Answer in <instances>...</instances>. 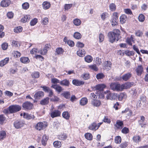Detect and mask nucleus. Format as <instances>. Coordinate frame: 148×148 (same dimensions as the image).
Segmentation results:
<instances>
[{
    "mask_svg": "<svg viewBox=\"0 0 148 148\" xmlns=\"http://www.w3.org/2000/svg\"><path fill=\"white\" fill-rule=\"evenodd\" d=\"M120 31L117 30L114 32H110L108 34L110 42L113 43L115 41H118L120 38Z\"/></svg>",
    "mask_w": 148,
    "mask_h": 148,
    "instance_id": "obj_1",
    "label": "nucleus"
},
{
    "mask_svg": "<svg viewBox=\"0 0 148 148\" xmlns=\"http://www.w3.org/2000/svg\"><path fill=\"white\" fill-rule=\"evenodd\" d=\"M110 88L114 91H122V88L121 85L118 82H112L110 85Z\"/></svg>",
    "mask_w": 148,
    "mask_h": 148,
    "instance_id": "obj_2",
    "label": "nucleus"
},
{
    "mask_svg": "<svg viewBox=\"0 0 148 148\" xmlns=\"http://www.w3.org/2000/svg\"><path fill=\"white\" fill-rule=\"evenodd\" d=\"M10 113H14L20 111L21 109V107L18 105H13L9 107Z\"/></svg>",
    "mask_w": 148,
    "mask_h": 148,
    "instance_id": "obj_3",
    "label": "nucleus"
},
{
    "mask_svg": "<svg viewBox=\"0 0 148 148\" xmlns=\"http://www.w3.org/2000/svg\"><path fill=\"white\" fill-rule=\"evenodd\" d=\"M118 19V13L116 12H114L112 16L111 22L112 26L116 25H117V21Z\"/></svg>",
    "mask_w": 148,
    "mask_h": 148,
    "instance_id": "obj_4",
    "label": "nucleus"
},
{
    "mask_svg": "<svg viewBox=\"0 0 148 148\" xmlns=\"http://www.w3.org/2000/svg\"><path fill=\"white\" fill-rule=\"evenodd\" d=\"M47 123L40 122L37 123L35 128L37 130L40 131L45 128L47 126Z\"/></svg>",
    "mask_w": 148,
    "mask_h": 148,
    "instance_id": "obj_5",
    "label": "nucleus"
},
{
    "mask_svg": "<svg viewBox=\"0 0 148 148\" xmlns=\"http://www.w3.org/2000/svg\"><path fill=\"white\" fill-rule=\"evenodd\" d=\"M24 125V121L22 120H16L14 123V125L16 129H19L23 127Z\"/></svg>",
    "mask_w": 148,
    "mask_h": 148,
    "instance_id": "obj_6",
    "label": "nucleus"
},
{
    "mask_svg": "<svg viewBox=\"0 0 148 148\" xmlns=\"http://www.w3.org/2000/svg\"><path fill=\"white\" fill-rule=\"evenodd\" d=\"M33 104L30 102L27 101L23 103L22 107L25 110H30L32 109Z\"/></svg>",
    "mask_w": 148,
    "mask_h": 148,
    "instance_id": "obj_7",
    "label": "nucleus"
},
{
    "mask_svg": "<svg viewBox=\"0 0 148 148\" xmlns=\"http://www.w3.org/2000/svg\"><path fill=\"white\" fill-rule=\"evenodd\" d=\"M112 63L109 61H105L104 63L103 66L105 69L108 71L111 69Z\"/></svg>",
    "mask_w": 148,
    "mask_h": 148,
    "instance_id": "obj_8",
    "label": "nucleus"
},
{
    "mask_svg": "<svg viewBox=\"0 0 148 148\" xmlns=\"http://www.w3.org/2000/svg\"><path fill=\"white\" fill-rule=\"evenodd\" d=\"M61 112L59 110H55L51 112L50 116L51 118H53L60 116L61 115Z\"/></svg>",
    "mask_w": 148,
    "mask_h": 148,
    "instance_id": "obj_9",
    "label": "nucleus"
},
{
    "mask_svg": "<svg viewBox=\"0 0 148 148\" xmlns=\"http://www.w3.org/2000/svg\"><path fill=\"white\" fill-rule=\"evenodd\" d=\"M114 126L117 129H121L124 126L123 122V121L120 120H117Z\"/></svg>",
    "mask_w": 148,
    "mask_h": 148,
    "instance_id": "obj_10",
    "label": "nucleus"
},
{
    "mask_svg": "<svg viewBox=\"0 0 148 148\" xmlns=\"http://www.w3.org/2000/svg\"><path fill=\"white\" fill-rule=\"evenodd\" d=\"M106 86L104 84H100L97 85L95 87L96 90H98V92H100L103 91L104 89L106 87Z\"/></svg>",
    "mask_w": 148,
    "mask_h": 148,
    "instance_id": "obj_11",
    "label": "nucleus"
},
{
    "mask_svg": "<svg viewBox=\"0 0 148 148\" xmlns=\"http://www.w3.org/2000/svg\"><path fill=\"white\" fill-rule=\"evenodd\" d=\"M106 98L108 99L112 100L115 99L117 97V95L115 93H111L110 92L106 93Z\"/></svg>",
    "mask_w": 148,
    "mask_h": 148,
    "instance_id": "obj_12",
    "label": "nucleus"
},
{
    "mask_svg": "<svg viewBox=\"0 0 148 148\" xmlns=\"http://www.w3.org/2000/svg\"><path fill=\"white\" fill-rule=\"evenodd\" d=\"M51 87L55 89L58 93H60L63 90L62 87L58 84L52 85Z\"/></svg>",
    "mask_w": 148,
    "mask_h": 148,
    "instance_id": "obj_13",
    "label": "nucleus"
},
{
    "mask_svg": "<svg viewBox=\"0 0 148 148\" xmlns=\"http://www.w3.org/2000/svg\"><path fill=\"white\" fill-rule=\"evenodd\" d=\"M132 84L129 82H126L124 84H122L121 85L122 90H123L124 89H127L130 88L132 87Z\"/></svg>",
    "mask_w": 148,
    "mask_h": 148,
    "instance_id": "obj_14",
    "label": "nucleus"
},
{
    "mask_svg": "<svg viewBox=\"0 0 148 148\" xmlns=\"http://www.w3.org/2000/svg\"><path fill=\"white\" fill-rule=\"evenodd\" d=\"M73 84L77 86H80L83 85L84 82L82 81H79L76 79H74L72 81Z\"/></svg>",
    "mask_w": 148,
    "mask_h": 148,
    "instance_id": "obj_15",
    "label": "nucleus"
},
{
    "mask_svg": "<svg viewBox=\"0 0 148 148\" xmlns=\"http://www.w3.org/2000/svg\"><path fill=\"white\" fill-rule=\"evenodd\" d=\"M132 76V74L130 73H128L123 75L121 77L123 81H126L128 80Z\"/></svg>",
    "mask_w": 148,
    "mask_h": 148,
    "instance_id": "obj_16",
    "label": "nucleus"
},
{
    "mask_svg": "<svg viewBox=\"0 0 148 148\" xmlns=\"http://www.w3.org/2000/svg\"><path fill=\"white\" fill-rule=\"evenodd\" d=\"M11 1L10 0H3L1 3V5L3 7L8 6L10 4Z\"/></svg>",
    "mask_w": 148,
    "mask_h": 148,
    "instance_id": "obj_17",
    "label": "nucleus"
},
{
    "mask_svg": "<svg viewBox=\"0 0 148 148\" xmlns=\"http://www.w3.org/2000/svg\"><path fill=\"white\" fill-rule=\"evenodd\" d=\"M44 95V93L42 91L37 92L34 95V97L36 99H39Z\"/></svg>",
    "mask_w": 148,
    "mask_h": 148,
    "instance_id": "obj_18",
    "label": "nucleus"
},
{
    "mask_svg": "<svg viewBox=\"0 0 148 148\" xmlns=\"http://www.w3.org/2000/svg\"><path fill=\"white\" fill-rule=\"evenodd\" d=\"M135 71L138 75H141L143 71V68L142 66L141 65L138 66Z\"/></svg>",
    "mask_w": 148,
    "mask_h": 148,
    "instance_id": "obj_19",
    "label": "nucleus"
},
{
    "mask_svg": "<svg viewBox=\"0 0 148 148\" xmlns=\"http://www.w3.org/2000/svg\"><path fill=\"white\" fill-rule=\"evenodd\" d=\"M91 104L94 106L99 107L101 104V102L100 101L93 99L91 102Z\"/></svg>",
    "mask_w": 148,
    "mask_h": 148,
    "instance_id": "obj_20",
    "label": "nucleus"
},
{
    "mask_svg": "<svg viewBox=\"0 0 148 148\" xmlns=\"http://www.w3.org/2000/svg\"><path fill=\"white\" fill-rule=\"evenodd\" d=\"M49 97L43 99L40 101V104L42 105H45L48 104L49 103Z\"/></svg>",
    "mask_w": 148,
    "mask_h": 148,
    "instance_id": "obj_21",
    "label": "nucleus"
},
{
    "mask_svg": "<svg viewBox=\"0 0 148 148\" xmlns=\"http://www.w3.org/2000/svg\"><path fill=\"white\" fill-rule=\"evenodd\" d=\"M60 84L61 85L69 87L70 84V82L68 80L66 79L61 81Z\"/></svg>",
    "mask_w": 148,
    "mask_h": 148,
    "instance_id": "obj_22",
    "label": "nucleus"
},
{
    "mask_svg": "<svg viewBox=\"0 0 148 148\" xmlns=\"http://www.w3.org/2000/svg\"><path fill=\"white\" fill-rule=\"evenodd\" d=\"M9 58H6L0 61V66L3 67L7 64L9 62Z\"/></svg>",
    "mask_w": 148,
    "mask_h": 148,
    "instance_id": "obj_23",
    "label": "nucleus"
},
{
    "mask_svg": "<svg viewBox=\"0 0 148 148\" xmlns=\"http://www.w3.org/2000/svg\"><path fill=\"white\" fill-rule=\"evenodd\" d=\"M49 137L45 135H43L41 140V143L44 146H46L47 144V141L48 140Z\"/></svg>",
    "mask_w": 148,
    "mask_h": 148,
    "instance_id": "obj_24",
    "label": "nucleus"
},
{
    "mask_svg": "<svg viewBox=\"0 0 148 148\" xmlns=\"http://www.w3.org/2000/svg\"><path fill=\"white\" fill-rule=\"evenodd\" d=\"M120 22L122 24H123L125 23L127 19V16L125 14H122L120 17Z\"/></svg>",
    "mask_w": 148,
    "mask_h": 148,
    "instance_id": "obj_25",
    "label": "nucleus"
},
{
    "mask_svg": "<svg viewBox=\"0 0 148 148\" xmlns=\"http://www.w3.org/2000/svg\"><path fill=\"white\" fill-rule=\"evenodd\" d=\"M42 5L43 8L45 10H47L50 7L51 4L50 2L46 1L43 3Z\"/></svg>",
    "mask_w": 148,
    "mask_h": 148,
    "instance_id": "obj_26",
    "label": "nucleus"
},
{
    "mask_svg": "<svg viewBox=\"0 0 148 148\" xmlns=\"http://www.w3.org/2000/svg\"><path fill=\"white\" fill-rule=\"evenodd\" d=\"M23 116L24 118L28 120L34 119V118L33 115L25 113H24Z\"/></svg>",
    "mask_w": 148,
    "mask_h": 148,
    "instance_id": "obj_27",
    "label": "nucleus"
},
{
    "mask_svg": "<svg viewBox=\"0 0 148 148\" xmlns=\"http://www.w3.org/2000/svg\"><path fill=\"white\" fill-rule=\"evenodd\" d=\"M61 95L66 99H68L70 98L71 94L69 92L66 91L62 93Z\"/></svg>",
    "mask_w": 148,
    "mask_h": 148,
    "instance_id": "obj_28",
    "label": "nucleus"
},
{
    "mask_svg": "<svg viewBox=\"0 0 148 148\" xmlns=\"http://www.w3.org/2000/svg\"><path fill=\"white\" fill-rule=\"evenodd\" d=\"M88 103V99L86 97L82 98L80 101L79 104L81 106H84Z\"/></svg>",
    "mask_w": 148,
    "mask_h": 148,
    "instance_id": "obj_29",
    "label": "nucleus"
},
{
    "mask_svg": "<svg viewBox=\"0 0 148 148\" xmlns=\"http://www.w3.org/2000/svg\"><path fill=\"white\" fill-rule=\"evenodd\" d=\"M20 61L24 64H27L29 62V60L28 57H22L20 59Z\"/></svg>",
    "mask_w": 148,
    "mask_h": 148,
    "instance_id": "obj_30",
    "label": "nucleus"
},
{
    "mask_svg": "<svg viewBox=\"0 0 148 148\" xmlns=\"http://www.w3.org/2000/svg\"><path fill=\"white\" fill-rule=\"evenodd\" d=\"M6 133L4 131H0V141H2L6 137Z\"/></svg>",
    "mask_w": 148,
    "mask_h": 148,
    "instance_id": "obj_31",
    "label": "nucleus"
},
{
    "mask_svg": "<svg viewBox=\"0 0 148 148\" xmlns=\"http://www.w3.org/2000/svg\"><path fill=\"white\" fill-rule=\"evenodd\" d=\"M85 53V51L84 49H79V50L77 51V55L79 57H83L84 56V54Z\"/></svg>",
    "mask_w": 148,
    "mask_h": 148,
    "instance_id": "obj_32",
    "label": "nucleus"
},
{
    "mask_svg": "<svg viewBox=\"0 0 148 148\" xmlns=\"http://www.w3.org/2000/svg\"><path fill=\"white\" fill-rule=\"evenodd\" d=\"M97 124L96 123L93 122L88 127L89 130H92L95 131L96 129Z\"/></svg>",
    "mask_w": 148,
    "mask_h": 148,
    "instance_id": "obj_33",
    "label": "nucleus"
},
{
    "mask_svg": "<svg viewBox=\"0 0 148 148\" xmlns=\"http://www.w3.org/2000/svg\"><path fill=\"white\" fill-rule=\"evenodd\" d=\"M62 116L66 120L69 119L70 117V114L67 111L63 112L62 114Z\"/></svg>",
    "mask_w": 148,
    "mask_h": 148,
    "instance_id": "obj_34",
    "label": "nucleus"
},
{
    "mask_svg": "<svg viewBox=\"0 0 148 148\" xmlns=\"http://www.w3.org/2000/svg\"><path fill=\"white\" fill-rule=\"evenodd\" d=\"M118 99L119 101H121L123 99L125 98L126 97V94L125 93H122L118 95Z\"/></svg>",
    "mask_w": 148,
    "mask_h": 148,
    "instance_id": "obj_35",
    "label": "nucleus"
},
{
    "mask_svg": "<svg viewBox=\"0 0 148 148\" xmlns=\"http://www.w3.org/2000/svg\"><path fill=\"white\" fill-rule=\"evenodd\" d=\"M29 15H26L23 18H22L21 19V21L23 23H25L26 22H27L28 21H29Z\"/></svg>",
    "mask_w": 148,
    "mask_h": 148,
    "instance_id": "obj_36",
    "label": "nucleus"
},
{
    "mask_svg": "<svg viewBox=\"0 0 148 148\" xmlns=\"http://www.w3.org/2000/svg\"><path fill=\"white\" fill-rule=\"evenodd\" d=\"M84 60L86 62L88 63H90L92 61L93 59L91 56L88 55L84 57Z\"/></svg>",
    "mask_w": 148,
    "mask_h": 148,
    "instance_id": "obj_37",
    "label": "nucleus"
},
{
    "mask_svg": "<svg viewBox=\"0 0 148 148\" xmlns=\"http://www.w3.org/2000/svg\"><path fill=\"white\" fill-rule=\"evenodd\" d=\"M133 140L134 142L136 143H138L141 140V139L139 136L135 135L133 137Z\"/></svg>",
    "mask_w": 148,
    "mask_h": 148,
    "instance_id": "obj_38",
    "label": "nucleus"
},
{
    "mask_svg": "<svg viewBox=\"0 0 148 148\" xmlns=\"http://www.w3.org/2000/svg\"><path fill=\"white\" fill-rule=\"evenodd\" d=\"M73 36L75 39H79L81 38L82 36L79 33L76 32L74 33Z\"/></svg>",
    "mask_w": 148,
    "mask_h": 148,
    "instance_id": "obj_39",
    "label": "nucleus"
},
{
    "mask_svg": "<svg viewBox=\"0 0 148 148\" xmlns=\"http://www.w3.org/2000/svg\"><path fill=\"white\" fill-rule=\"evenodd\" d=\"M53 145L54 147L57 148H60L62 145L61 142L58 141H56L53 143Z\"/></svg>",
    "mask_w": 148,
    "mask_h": 148,
    "instance_id": "obj_40",
    "label": "nucleus"
},
{
    "mask_svg": "<svg viewBox=\"0 0 148 148\" xmlns=\"http://www.w3.org/2000/svg\"><path fill=\"white\" fill-rule=\"evenodd\" d=\"M84 136L85 138L88 140H91L92 139V136L91 133H86Z\"/></svg>",
    "mask_w": 148,
    "mask_h": 148,
    "instance_id": "obj_41",
    "label": "nucleus"
},
{
    "mask_svg": "<svg viewBox=\"0 0 148 148\" xmlns=\"http://www.w3.org/2000/svg\"><path fill=\"white\" fill-rule=\"evenodd\" d=\"M67 136L66 134H63L58 136V138L60 140H66L67 138Z\"/></svg>",
    "mask_w": 148,
    "mask_h": 148,
    "instance_id": "obj_42",
    "label": "nucleus"
},
{
    "mask_svg": "<svg viewBox=\"0 0 148 148\" xmlns=\"http://www.w3.org/2000/svg\"><path fill=\"white\" fill-rule=\"evenodd\" d=\"M56 52L58 55L63 54L64 51L62 48L59 47L56 49Z\"/></svg>",
    "mask_w": 148,
    "mask_h": 148,
    "instance_id": "obj_43",
    "label": "nucleus"
},
{
    "mask_svg": "<svg viewBox=\"0 0 148 148\" xmlns=\"http://www.w3.org/2000/svg\"><path fill=\"white\" fill-rule=\"evenodd\" d=\"M73 23L76 26H79L81 24V21L79 19L76 18L73 20Z\"/></svg>",
    "mask_w": 148,
    "mask_h": 148,
    "instance_id": "obj_44",
    "label": "nucleus"
},
{
    "mask_svg": "<svg viewBox=\"0 0 148 148\" xmlns=\"http://www.w3.org/2000/svg\"><path fill=\"white\" fill-rule=\"evenodd\" d=\"M110 9L112 11H115L116 8V5L114 3H111L109 5Z\"/></svg>",
    "mask_w": 148,
    "mask_h": 148,
    "instance_id": "obj_45",
    "label": "nucleus"
},
{
    "mask_svg": "<svg viewBox=\"0 0 148 148\" xmlns=\"http://www.w3.org/2000/svg\"><path fill=\"white\" fill-rule=\"evenodd\" d=\"M23 30L22 27L21 26H18L16 27L14 29V32L17 33L21 32Z\"/></svg>",
    "mask_w": 148,
    "mask_h": 148,
    "instance_id": "obj_46",
    "label": "nucleus"
},
{
    "mask_svg": "<svg viewBox=\"0 0 148 148\" xmlns=\"http://www.w3.org/2000/svg\"><path fill=\"white\" fill-rule=\"evenodd\" d=\"M105 77L104 75L102 73H99L97 74L96 77L97 79H103Z\"/></svg>",
    "mask_w": 148,
    "mask_h": 148,
    "instance_id": "obj_47",
    "label": "nucleus"
},
{
    "mask_svg": "<svg viewBox=\"0 0 148 148\" xmlns=\"http://www.w3.org/2000/svg\"><path fill=\"white\" fill-rule=\"evenodd\" d=\"M99 95V98L100 99H103L105 97V94H106L105 92L103 91L100 92H98Z\"/></svg>",
    "mask_w": 148,
    "mask_h": 148,
    "instance_id": "obj_48",
    "label": "nucleus"
},
{
    "mask_svg": "<svg viewBox=\"0 0 148 148\" xmlns=\"http://www.w3.org/2000/svg\"><path fill=\"white\" fill-rule=\"evenodd\" d=\"M40 75V74L38 72L36 71L33 73L32 75V77L37 78L39 77Z\"/></svg>",
    "mask_w": 148,
    "mask_h": 148,
    "instance_id": "obj_49",
    "label": "nucleus"
},
{
    "mask_svg": "<svg viewBox=\"0 0 148 148\" xmlns=\"http://www.w3.org/2000/svg\"><path fill=\"white\" fill-rule=\"evenodd\" d=\"M121 141V137L119 136H116L115 139V142L117 144L120 143Z\"/></svg>",
    "mask_w": 148,
    "mask_h": 148,
    "instance_id": "obj_50",
    "label": "nucleus"
},
{
    "mask_svg": "<svg viewBox=\"0 0 148 148\" xmlns=\"http://www.w3.org/2000/svg\"><path fill=\"white\" fill-rule=\"evenodd\" d=\"M129 132V130L128 128L124 127L121 130V132L124 134H127Z\"/></svg>",
    "mask_w": 148,
    "mask_h": 148,
    "instance_id": "obj_51",
    "label": "nucleus"
},
{
    "mask_svg": "<svg viewBox=\"0 0 148 148\" xmlns=\"http://www.w3.org/2000/svg\"><path fill=\"white\" fill-rule=\"evenodd\" d=\"M6 119L5 117L3 114L0 115V123L3 124Z\"/></svg>",
    "mask_w": 148,
    "mask_h": 148,
    "instance_id": "obj_52",
    "label": "nucleus"
},
{
    "mask_svg": "<svg viewBox=\"0 0 148 148\" xmlns=\"http://www.w3.org/2000/svg\"><path fill=\"white\" fill-rule=\"evenodd\" d=\"M12 45L15 47H18L20 46V44L19 42L17 41L13 40L12 42Z\"/></svg>",
    "mask_w": 148,
    "mask_h": 148,
    "instance_id": "obj_53",
    "label": "nucleus"
},
{
    "mask_svg": "<svg viewBox=\"0 0 148 148\" xmlns=\"http://www.w3.org/2000/svg\"><path fill=\"white\" fill-rule=\"evenodd\" d=\"M29 6V3L27 2H25L22 5V7L23 9L25 10L28 9Z\"/></svg>",
    "mask_w": 148,
    "mask_h": 148,
    "instance_id": "obj_54",
    "label": "nucleus"
},
{
    "mask_svg": "<svg viewBox=\"0 0 148 148\" xmlns=\"http://www.w3.org/2000/svg\"><path fill=\"white\" fill-rule=\"evenodd\" d=\"M37 22L38 19L36 18H34L30 21V25L32 26H34L36 24Z\"/></svg>",
    "mask_w": 148,
    "mask_h": 148,
    "instance_id": "obj_55",
    "label": "nucleus"
},
{
    "mask_svg": "<svg viewBox=\"0 0 148 148\" xmlns=\"http://www.w3.org/2000/svg\"><path fill=\"white\" fill-rule=\"evenodd\" d=\"M88 66L91 69L95 71H97L98 70V69L95 64L90 65Z\"/></svg>",
    "mask_w": 148,
    "mask_h": 148,
    "instance_id": "obj_56",
    "label": "nucleus"
},
{
    "mask_svg": "<svg viewBox=\"0 0 148 148\" xmlns=\"http://www.w3.org/2000/svg\"><path fill=\"white\" fill-rule=\"evenodd\" d=\"M51 82L53 84H57L58 83H60V81L57 78H53L51 79Z\"/></svg>",
    "mask_w": 148,
    "mask_h": 148,
    "instance_id": "obj_57",
    "label": "nucleus"
},
{
    "mask_svg": "<svg viewBox=\"0 0 148 148\" xmlns=\"http://www.w3.org/2000/svg\"><path fill=\"white\" fill-rule=\"evenodd\" d=\"M40 88H42L43 90L45 92H48L50 90V88L46 86H41Z\"/></svg>",
    "mask_w": 148,
    "mask_h": 148,
    "instance_id": "obj_58",
    "label": "nucleus"
},
{
    "mask_svg": "<svg viewBox=\"0 0 148 148\" xmlns=\"http://www.w3.org/2000/svg\"><path fill=\"white\" fill-rule=\"evenodd\" d=\"M35 58L37 59H38L40 61H42L44 60V58L40 55H37L35 56Z\"/></svg>",
    "mask_w": 148,
    "mask_h": 148,
    "instance_id": "obj_59",
    "label": "nucleus"
},
{
    "mask_svg": "<svg viewBox=\"0 0 148 148\" xmlns=\"http://www.w3.org/2000/svg\"><path fill=\"white\" fill-rule=\"evenodd\" d=\"M145 17L142 14H140L138 17L139 21L140 22H143L145 20Z\"/></svg>",
    "mask_w": 148,
    "mask_h": 148,
    "instance_id": "obj_60",
    "label": "nucleus"
},
{
    "mask_svg": "<svg viewBox=\"0 0 148 148\" xmlns=\"http://www.w3.org/2000/svg\"><path fill=\"white\" fill-rule=\"evenodd\" d=\"M47 49L45 47H44L43 50L40 51V53L41 55H45L46 54L47 51Z\"/></svg>",
    "mask_w": 148,
    "mask_h": 148,
    "instance_id": "obj_61",
    "label": "nucleus"
},
{
    "mask_svg": "<svg viewBox=\"0 0 148 148\" xmlns=\"http://www.w3.org/2000/svg\"><path fill=\"white\" fill-rule=\"evenodd\" d=\"M48 22V19L47 17H45L42 19V23L44 25H46Z\"/></svg>",
    "mask_w": 148,
    "mask_h": 148,
    "instance_id": "obj_62",
    "label": "nucleus"
},
{
    "mask_svg": "<svg viewBox=\"0 0 148 148\" xmlns=\"http://www.w3.org/2000/svg\"><path fill=\"white\" fill-rule=\"evenodd\" d=\"M104 36L102 33H100L99 35V41L100 42H101L103 40L104 38Z\"/></svg>",
    "mask_w": 148,
    "mask_h": 148,
    "instance_id": "obj_63",
    "label": "nucleus"
},
{
    "mask_svg": "<svg viewBox=\"0 0 148 148\" xmlns=\"http://www.w3.org/2000/svg\"><path fill=\"white\" fill-rule=\"evenodd\" d=\"M67 44L71 47H73L75 45L74 42L71 40H69L67 41Z\"/></svg>",
    "mask_w": 148,
    "mask_h": 148,
    "instance_id": "obj_64",
    "label": "nucleus"
}]
</instances>
